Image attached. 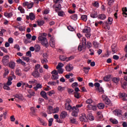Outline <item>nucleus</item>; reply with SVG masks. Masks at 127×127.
Masks as SVG:
<instances>
[{
	"instance_id": "72a5a7b5",
	"label": "nucleus",
	"mask_w": 127,
	"mask_h": 127,
	"mask_svg": "<svg viewBox=\"0 0 127 127\" xmlns=\"http://www.w3.org/2000/svg\"><path fill=\"white\" fill-rule=\"evenodd\" d=\"M110 78H111V75H107L104 77V81L108 82L110 81Z\"/></svg>"
},
{
	"instance_id": "20e7f679",
	"label": "nucleus",
	"mask_w": 127,
	"mask_h": 127,
	"mask_svg": "<svg viewBox=\"0 0 127 127\" xmlns=\"http://www.w3.org/2000/svg\"><path fill=\"white\" fill-rule=\"evenodd\" d=\"M2 62L4 65L8 64L9 62V56H8V55H6L4 56L3 57V59L2 60Z\"/></svg>"
},
{
	"instance_id": "f8f14e48",
	"label": "nucleus",
	"mask_w": 127,
	"mask_h": 127,
	"mask_svg": "<svg viewBox=\"0 0 127 127\" xmlns=\"http://www.w3.org/2000/svg\"><path fill=\"white\" fill-rule=\"evenodd\" d=\"M41 96L44 98L45 100H48V97H47V94L44 91H42L40 93Z\"/></svg>"
},
{
	"instance_id": "c756f323",
	"label": "nucleus",
	"mask_w": 127,
	"mask_h": 127,
	"mask_svg": "<svg viewBox=\"0 0 127 127\" xmlns=\"http://www.w3.org/2000/svg\"><path fill=\"white\" fill-rule=\"evenodd\" d=\"M70 123H71V124H73L74 125H77V124H78V122L76 121V119L75 118H70Z\"/></svg>"
},
{
	"instance_id": "2eb2a0df",
	"label": "nucleus",
	"mask_w": 127,
	"mask_h": 127,
	"mask_svg": "<svg viewBox=\"0 0 127 127\" xmlns=\"http://www.w3.org/2000/svg\"><path fill=\"white\" fill-rule=\"evenodd\" d=\"M65 70L67 72H70L71 70H73V66L70 64H67L65 67Z\"/></svg>"
},
{
	"instance_id": "423d86ee",
	"label": "nucleus",
	"mask_w": 127,
	"mask_h": 127,
	"mask_svg": "<svg viewBox=\"0 0 127 127\" xmlns=\"http://www.w3.org/2000/svg\"><path fill=\"white\" fill-rule=\"evenodd\" d=\"M79 120L81 122H87L88 121V119L86 117V115L83 113L81 114V116L79 117Z\"/></svg>"
},
{
	"instance_id": "49530a36",
	"label": "nucleus",
	"mask_w": 127,
	"mask_h": 127,
	"mask_svg": "<svg viewBox=\"0 0 127 127\" xmlns=\"http://www.w3.org/2000/svg\"><path fill=\"white\" fill-rule=\"evenodd\" d=\"M9 73V71L8 70V69H5V71L3 75L4 78V77H6V76H7V75H8Z\"/></svg>"
},
{
	"instance_id": "c85d7f7f",
	"label": "nucleus",
	"mask_w": 127,
	"mask_h": 127,
	"mask_svg": "<svg viewBox=\"0 0 127 127\" xmlns=\"http://www.w3.org/2000/svg\"><path fill=\"white\" fill-rule=\"evenodd\" d=\"M70 18H71V19H73V20H77V19H78V15H77V14H74L71 16H70Z\"/></svg>"
},
{
	"instance_id": "ea45409f",
	"label": "nucleus",
	"mask_w": 127,
	"mask_h": 127,
	"mask_svg": "<svg viewBox=\"0 0 127 127\" xmlns=\"http://www.w3.org/2000/svg\"><path fill=\"white\" fill-rule=\"evenodd\" d=\"M64 66V64L61 63H59L58 65L57 66V69H62V67Z\"/></svg>"
},
{
	"instance_id": "9d476101",
	"label": "nucleus",
	"mask_w": 127,
	"mask_h": 127,
	"mask_svg": "<svg viewBox=\"0 0 127 127\" xmlns=\"http://www.w3.org/2000/svg\"><path fill=\"white\" fill-rule=\"evenodd\" d=\"M120 98H123V101H127L126 98L127 97V94L125 93H120L119 94Z\"/></svg>"
},
{
	"instance_id": "4468645a",
	"label": "nucleus",
	"mask_w": 127,
	"mask_h": 127,
	"mask_svg": "<svg viewBox=\"0 0 127 127\" xmlns=\"http://www.w3.org/2000/svg\"><path fill=\"white\" fill-rule=\"evenodd\" d=\"M112 51L114 53H116V52H118V48L117 47V45L113 44L111 46Z\"/></svg>"
},
{
	"instance_id": "b1692460",
	"label": "nucleus",
	"mask_w": 127,
	"mask_h": 127,
	"mask_svg": "<svg viewBox=\"0 0 127 127\" xmlns=\"http://www.w3.org/2000/svg\"><path fill=\"white\" fill-rule=\"evenodd\" d=\"M28 83L30 85H33L34 86V85H36V84H37V80L33 79L29 81Z\"/></svg>"
},
{
	"instance_id": "864d4df0",
	"label": "nucleus",
	"mask_w": 127,
	"mask_h": 127,
	"mask_svg": "<svg viewBox=\"0 0 127 127\" xmlns=\"http://www.w3.org/2000/svg\"><path fill=\"white\" fill-rule=\"evenodd\" d=\"M108 1V5H112V4L113 3V2H115V0H107Z\"/></svg>"
},
{
	"instance_id": "dca6fc26",
	"label": "nucleus",
	"mask_w": 127,
	"mask_h": 127,
	"mask_svg": "<svg viewBox=\"0 0 127 127\" xmlns=\"http://www.w3.org/2000/svg\"><path fill=\"white\" fill-rule=\"evenodd\" d=\"M54 109L53 107L51 106H49L48 108L47 113L49 115H51V114H53V111Z\"/></svg>"
},
{
	"instance_id": "37998d69",
	"label": "nucleus",
	"mask_w": 127,
	"mask_h": 127,
	"mask_svg": "<svg viewBox=\"0 0 127 127\" xmlns=\"http://www.w3.org/2000/svg\"><path fill=\"white\" fill-rule=\"evenodd\" d=\"M52 80H57L59 79V75H55L54 74H53L52 76Z\"/></svg>"
},
{
	"instance_id": "603ef678",
	"label": "nucleus",
	"mask_w": 127,
	"mask_h": 127,
	"mask_svg": "<svg viewBox=\"0 0 127 127\" xmlns=\"http://www.w3.org/2000/svg\"><path fill=\"white\" fill-rule=\"evenodd\" d=\"M110 122L112 123L113 124H115V125H117V124H118V121L116 119H110Z\"/></svg>"
},
{
	"instance_id": "338daca9",
	"label": "nucleus",
	"mask_w": 127,
	"mask_h": 127,
	"mask_svg": "<svg viewBox=\"0 0 127 127\" xmlns=\"http://www.w3.org/2000/svg\"><path fill=\"white\" fill-rule=\"evenodd\" d=\"M74 59V56H71L68 58H66V62L70 61V60H72Z\"/></svg>"
},
{
	"instance_id": "473e14b6",
	"label": "nucleus",
	"mask_w": 127,
	"mask_h": 127,
	"mask_svg": "<svg viewBox=\"0 0 127 127\" xmlns=\"http://www.w3.org/2000/svg\"><path fill=\"white\" fill-rule=\"evenodd\" d=\"M99 18H100V19H102V20H104L106 19V15H105L104 14H101L99 15Z\"/></svg>"
},
{
	"instance_id": "7c9ffc66",
	"label": "nucleus",
	"mask_w": 127,
	"mask_h": 127,
	"mask_svg": "<svg viewBox=\"0 0 127 127\" xmlns=\"http://www.w3.org/2000/svg\"><path fill=\"white\" fill-rule=\"evenodd\" d=\"M60 60H61V61H66V62H67V57L61 55L60 56Z\"/></svg>"
},
{
	"instance_id": "a18cd8bd",
	"label": "nucleus",
	"mask_w": 127,
	"mask_h": 127,
	"mask_svg": "<svg viewBox=\"0 0 127 127\" xmlns=\"http://www.w3.org/2000/svg\"><path fill=\"white\" fill-rule=\"evenodd\" d=\"M4 15L6 17H10V16H11L12 15V14H11V13H8L7 12H5L4 13Z\"/></svg>"
},
{
	"instance_id": "8fccbe9b",
	"label": "nucleus",
	"mask_w": 127,
	"mask_h": 127,
	"mask_svg": "<svg viewBox=\"0 0 127 127\" xmlns=\"http://www.w3.org/2000/svg\"><path fill=\"white\" fill-rule=\"evenodd\" d=\"M72 88L73 89H75V88H76V87H78V82H74L71 85Z\"/></svg>"
},
{
	"instance_id": "e433bc0d",
	"label": "nucleus",
	"mask_w": 127,
	"mask_h": 127,
	"mask_svg": "<svg viewBox=\"0 0 127 127\" xmlns=\"http://www.w3.org/2000/svg\"><path fill=\"white\" fill-rule=\"evenodd\" d=\"M15 73L18 76H21V71L20 69H16Z\"/></svg>"
},
{
	"instance_id": "4d7b16f0",
	"label": "nucleus",
	"mask_w": 127,
	"mask_h": 127,
	"mask_svg": "<svg viewBox=\"0 0 127 127\" xmlns=\"http://www.w3.org/2000/svg\"><path fill=\"white\" fill-rule=\"evenodd\" d=\"M52 123H53V118H51L49 120V127L52 126Z\"/></svg>"
},
{
	"instance_id": "f704fd0d",
	"label": "nucleus",
	"mask_w": 127,
	"mask_h": 127,
	"mask_svg": "<svg viewBox=\"0 0 127 127\" xmlns=\"http://www.w3.org/2000/svg\"><path fill=\"white\" fill-rule=\"evenodd\" d=\"M92 43L90 41H87V44L86 45V47L89 49V48H91L92 47Z\"/></svg>"
},
{
	"instance_id": "2f4dec72",
	"label": "nucleus",
	"mask_w": 127,
	"mask_h": 127,
	"mask_svg": "<svg viewBox=\"0 0 127 127\" xmlns=\"http://www.w3.org/2000/svg\"><path fill=\"white\" fill-rule=\"evenodd\" d=\"M81 19L82 20H83V21H87V19H88V16L87 15H82L81 16Z\"/></svg>"
},
{
	"instance_id": "69168bd1",
	"label": "nucleus",
	"mask_w": 127,
	"mask_h": 127,
	"mask_svg": "<svg viewBox=\"0 0 127 127\" xmlns=\"http://www.w3.org/2000/svg\"><path fill=\"white\" fill-rule=\"evenodd\" d=\"M58 89L59 91H64V90H65V87H63L61 86H59L58 87Z\"/></svg>"
},
{
	"instance_id": "09e8293b",
	"label": "nucleus",
	"mask_w": 127,
	"mask_h": 127,
	"mask_svg": "<svg viewBox=\"0 0 127 127\" xmlns=\"http://www.w3.org/2000/svg\"><path fill=\"white\" fill-rule=\"evenodd\" d=\"M84 69V72L85 73V74H87V73H88L89 72V70H90V68L89 67H84L83 68Z\"/></svg>"
},
{
	"instance_id": "c03bdc74",
	"label": "nucleus",
	"mask_w": 127,
	"mask_h": 127,
	"mask_svg": "<svg viewBox=\"0 0 127 127\" xmlns=\"http://www.w3.org/2000/svg\"><path fill=\"white\" fill-rule=\"evenodd\" d=\"M28 93L31 95L33 97H34V96H35V92H34V91L31 90H29L28 91Z\"/></svg>"
},
{
	"instance_id": "1a4fd4ad",
	"label": "nucleus",
	"mask_w": 127,
	"mask_h": 127,
	"mask_svg": "<svg viewBox=\"0 0 127 127\" xmlns=\"http://www.w3.org/2000/svg\"><path fill=\"white\" fill-rule=\"evenodd\" d=\"M113 113L115 116H117V117H121L122 116V110H116Z\"/></svg>"
},
{
	"instance_id": "e2e57ef3",
	"label": "nucleus",
	"mask_w": 127,
	"mask_h": 127,
	"mask_svg": "<svg viewBox=\"0 0 127 127\" xmlns=\"http://www.w3.org/2000/svg\"><path fill=\"white\" fill-rule=\"evenodd\" d=\"M67 29L69 30V31H75V29L71 26H67Z\"/></svg>"
},
{
	"instance_id": "5fc2aeb1",
	"label": "nucleus",
	"mask_w": 127,
	"mask_h": 127,
	"mask_svg": "<svg viewBox=\"0 0 127 127\" xmlns=\"http://www.w3.org/2000/svg\"><path fill=\"white\" fill-rule=\"evenodd\" d=\"M93 6H95V7H99V4L98 1H95L94 3L93 4Z\"/></svg>"
},
{
	"instance_id": "7ed1b4c3",
	"label": "nucleus",
	"mask_w": 127,
	"mask_h": 127,
	"mask_svg": "<svg viewBox=\"0 0 127 127\" xmlns=\"http://www.w3.org/2000/svg\"><path fill=\"white\" fill-rule=\"evenodd\" d=\"M71 116L75 118L78 117V113H79V109L76 108L75 106L72 107V110H71Z\"/></svg>"
},
{
	"instance_id": "6e6d98bb",
	"label": "nucleus",
	"mask_w": 127,
	"mask_h": 127,
	"mask_svg": "<svg viewBox=\"0 0 127 127\" xmlns=\"http://www.w3.org/2000/svg\"><path fill=\"white\" fill-rule=\"evenodd\" d=\"M74 97L76 98V99H80V94L78 92H74Z\"/></svg>"
},
{
	"instance_id": "a211bd4d",
	"label": "nucleus",
	"mask_w": 127,
	"mask_h": 127,
	"mask_svg": "<svg viewBox=\"0 0 127 127\" xmlns=\"http://www.w3.org/2000/svg\"><path fill=\"white\" fill-rule=\"evenodd\" d=\"M9 67L11 68V69H14V67H15V63L14 62L11 61L9 63Z\"/></svg>"
},
{
	"instance_id": "f3484780",
	"label": "nucleus",
	"mask_w": 127,
	"mask_h": 127,
	"mask_svg": "<svg viewBox=\"0 0 127 127\" xmlns=\"http://www.w3.org/2000/svg\"><path fill=\"white\" fill-rule=\"evenodd\" d=\"M82 32L83 33H89L91 32V28H90V27H86L84 28Z\"/></svg>"
},
{
	"instance_id": "aec40b11",
	"label": "nucleus",
	"mask_w": 127,
	"mask_h": 127,
	"mask_svg": "<svg viewBox=\"0 0 127 127\" xmlns=\"http://www.w3.org/2000/svg\"><path fill=\"white\" fill-rule=\"evenodd\" d=\"M50 45L53 48H54V47H55V42H54V40L53 39L50 40Z\"/></svg>"
},
{
	"instance_id": "6ab92c4d",
	"label": "nucleus",
	"mask_w": 127,
	"mask_h": 127,
	"mask_svg": "<svg viewBox=\"0 0 127 127\" xmlns=\"http://www.w3.org/2000/svg\"><path fill=\"white\" fill-rule=\"evenodd\" d=\"M16 62L17 63H18V64H21V65H22L23 66H25V65H26L25 62L22 61L21 59L17 60Z\"/></svg>"
},
{
	"instance_id": "79ce46f5",
	"label": "nucleus",
	"mask_w": 127,
	"mask_h": 127,
	"mask_svg": "<svg viewBox=\"0 0 127 127\" xmlns=\"http://www.w3.org/2000/svg\"><path fill=\"white\" fill-rule=\"evenodd\" d=\"M58 14L59 16L63 17V16H64V14H65V13H64V12L63 11H60L58 12Z\"/></svg>"
},
{
	"instance_id": "774afa93",
	"label": "nucleus",
	"mask_w": 127,
	"mask_h": 127,
	"mask_svg": "<svg viewBox=\"0 0 127 127\" xmlns=\"http://www.w3.org/2000/svg\"><path fill=\"white\" fill-rule=\"evenodd\" d=\"M40 123H41V124H42V125L44 126H46V122H44V120H43V119H40Z\"/></svg>"
},
{
	"instance_id": "0e129e2a",
	"label": "nucleus",
	"mask_w": 127,
	"mask_h": 127,
	"mask_svg": "<svg viewBox=\"0 0 127 127\" xmlns=\"http://www.w3.org/2000/svg\"><path fill=\"white\" fill-rule=\"evenodd\" d=\"M22 58L24 61H26V62H29V60H30L29 58L27 57H23Z\"/></svg>"
},
{
	"instance_id": "6e6552de",
	"label": "nucleus",
	"mask_w": 127,
	"mask_h": 127,
	"mask_svg": "<svg viewBox=\"0 0 127 127\" xmlns=\"http://www.w3.org/2000/svg\"><path fill=\"white\" fill-rule=\"evenodd\" d=\"M67 116H68V113H67V112L66 111H63L61 112V114H60V119H65V118H66V117H67Z\"/></svg>"
},
{
	"instance_id": "4c0bfd02",
	"label": "nucleus",
	"mask_w": 127,
	"mask_h": 127,
	"mask_svg": "<svg viewBox=\"0 0 127 127\" xmlns=\"http://www.w3.org/2000/svg\"><path fill=\"white\" fill-rule=\"evenodd\" d=\"M18 10L20 11L21 13H24V9L21 6H18Z\"/></svg>"
},
{
	"instance_id": "052dcab7",
	"label": "nucleus",
	"mask_w": 127,
	"mask_h": 127,
	"mask_svg": "<svg viewBox=\"0 0 127 127\" xmlns=\"http://www.w3.org/2000/svg\"><path fill=\"white\" fill-rule=\"evenodd\" d=\"M127 86V82L125 81L123 84L122 85V87L124 89H126Z\"/></svg>"
},
{
	"instance_id": "58836bf2",
	"label": "nucleus",
	"mask_w": 127,
	"mask_h": 127,
	"mask_svg": "<svg viewBox=\"0 0 127 127\" xmlns=\"http://www.w3.org/2000/svg\"><path fill=\"white\" fill-rule=\"evenodd\" d=\"M33 2H31V3H28V6H27V8L28 9H30V8H32L33 7Z\"/></svg>"
},
{
	"instance_id": "680f3d73",
	"label": "nucleus",
	"mask_w": 127,
	"mask_h": 127,
	"mask_svg": "<svg viewBox=\"0 0 127 127\" xmlns=\"http://www.w3.org/2000/svg\"><path fill=\"white\" fill-rule=\"evenodd\" d=\"M20 31H25V27L21 26L18 28Z\"/></svg>"
},
{
	"instance_id": "de8ad7c7",
	"label": "nucleus",
	"mask_w": 127,
	"mask_h": 127,
	"mask_svg": "<svg viewBox=\"0 0 127 127\" xmlns=\"http://www.w3.org/2000/svg\"><path fill=\"white\" fill-rule=\"evenodd\" d=\"M113 18L111 17H108V23H109V24H112L113 23Z\"/></svg>"
},
{
	"instance_id": "c9c22d12",
	"label": "nucleus",
	"mask_w": 127,
	"mask_h": 127,
	"mask_svg": "<svg viewBox=\"0 0 127 127\" xmlns=\"http://www.w3.org/2000/svg\"><path fill=\"white\" fill-rule=\"evenodd\" d=\"M93 45L94 46L95 48H98L99 47V43L94 41L93 42Z\"/></svg>"
},
{
	"instance_id": "cd10ccee",
	"label": "nucleus",
	"mask_w": 127,
	"mask_h": 127,
	"mask_svg": "<svg viewBox=\"0 0 127 127\" xmlns=\"http://www.w3.org/2000/svg\"><path fill=\"white\" fill-rule=\"evenodd\" d=\"M90 16L92 18H96V17H98V13L97 12H93L90 14Z\"/></svg>"
},
{
	"instance_id": "3c124183",
	"label": "nucleus",
	"mask_w": 127,
	"mask_h": 127,
	"mask_svg": "<svg viewBox=\"0 0 127 127\" xmlns=\"http://www.w3.org/2000/svg\"><path fill=\"white\" fill-rule=\"evenodd\" d=\"M15 97L17 99H19V100H22V95L21 94H16Z\"/></svg>"
},
{
	"instance_id": "f257e3e1",
	"label": "nucleus",
	"mask_w": 127,
	"mask_h": 127,
	"mask_svg": "<svg viewBox=\"0 0 127 127\" xmlns=\"http://www.w3.org/2000/svg\"><path fill=\"white\" fill-rule=\"evenodd\" d=\"M81 42L82 44L79 45L78 47V49L79 51H82V50H84V49H86V48H87V47L86 46L87 44V39H86V38H82Z\"/></svg>"
},
{
	"instance_id": "a19ab883",
	"label": "nucleus",
	"mask_w": 127,
	"mask_h": 127,
	"mask_svg": "<svg viewBox=\"0 0 127 127\" xmlns=\"http://www.w3.org/2000/svg\"><path fill=\"white\" fill-rule=\"evenodd\" d=\"M48 84L51 86H56V82L54 81H50L48 83Z\"/></svg>"
},
{
	"instance_id": "39448f33",
	"label": "nucleus",
	"mask_w": 127,
	"mask_h": 127,
	"mask_svg": "<svg viewBox=\"0 0 127 127\" xmlns=\"http://www.w3.org/2000/svg\"><path fill=\"white\" fill-rule=\"evenodd\" d=\"M26 18L27 20H29V19H30V20H34L35 15L33 14V13H30L29 15H26Z\"/></svg>"
},
{
	"instance_id": "ddd939ff",
	"label": "nucleus",
	"mask_w": 127,
	"mask_h": 127,
	"mask_svg": "<svg viewBox=\"0 0 127 127\" xmlns=\"http://www.w3.org/2000/svg\"><path fill=\"white\" fill-rule=\"evenodd\" d=\"M65 110L67 111H71L73 110V107H72V106L69 104V101H68L67 103H65Z\"/></svg>"
},
{
	"instance_id": "9b49d317",
	"label": "nucleus",
	"mask_w": 127,
	"mask_h": 127,
	"mask_svg": "<svg viewBox=\"0 0 127 127\" xmlns=\"http://www.w3.org/2000/svg\"><path fill=\"white\" fill-rule=\"evenodd\" d=\"M88 109L92 111H96L97 110V106L96 105H88L87 106Z\"/></svg>"
},
{
	"instance_id": "bf43d9fd",
	"label": "nucleus",
	"mask_w": 127,
	"mask_h": 127,
	"mask_svg": "<svg viewBox=\"0 0 127 127\" xmlns=\"http://www.w3.org/2000/svg\"><path fill=\"white\" fill-rule=\"evenodd\" d=\"M53 114H57L59 112V108L57 107L53 110Z\"/></svg>"
},
{
	"instance_id": "a878e982",
	"label": "nucleus",
	"mask_w": 127,
	"mask_h": 127,
	"mask_svg": "<svg viewBox=\"0 0 127 127\" xmlns=\"http://www.w3.org/2000/svg\"><path fill=\"white\" fill-rule=\"evenodd\" d=\"M53 7H54V8H58V9H59V10H61V4H58L57 5L56 4H55L53 6Z\"/></svg>"
},
{
	"instance_id": "393cba45",
	"label": "nucleus",
	"mask_w": 127,
	"mask_h": 127,
	"mask_svg": "<svg viewBox=\"0 0 127 127\" xmlns=\"http://www.w3.org/2000/svg\"><path fill=\"white\" fill-rule=\"evenodd\" d=\"M31 112H30V114L31 117H35V109L33 108H31Z\"/></svg>"
},
{
	"instance_id": "13d9d810",
	"label": "nucleus",
	"mask_w": 127,
	"mask_h": 127,
	"mask_svg": "<svg viewBox=\"0 0 127 127\" xmlns=\"http://www.w3.org/2000/svg\"><path fill=\"white\" fill-rule=\"evenodd\" d=\"M40 64H37L35 65V71H38V69L40 68Z\"/></svg>"
},
{
	"instance_id": "5701e85b",
	"label": "nucleus",
	"mask_w": 127,
	"mask_h": 127,
	"mask_svg": "<svg viewBox=\"0 0 127 127\" xmlns=\"http://www.w3.org/2000/svg\"><path fill=\"white\" fill-rule=\"evenodd\" d=\"M97 107L99 110H103L105 108V104L104 103H100L97 105Z\"/></svg>"
},
{
	"instance_id": "4be33fe9",
	"label": "nucleus",
	"mask_w": 127,
	"mask_h": 127,
	"mask_svg": "<svg viewBox=\"0 0 127 127\" xmlns=\"http://www.w3.org/2000/svg\"><path fill=\"white\" fill-rule=\"evenodd\" d=\"M112 81L115 84H119V82H120V78L119 77H113L112 79Z\"/></svg>"
},
{
	"instance_id": "f03ea898",
	"label": "nucleus",
	"mask_w": 127,
	"mask_h": 127,
	"mask_svg": "<svg viewBox=\"0 0 127 127\" xmlns=\"http://www.w3.org/2000/svg\"><path fill=\"white\" fill-rule=\"evenodd\" d=\"M39 41L41 42V44L45 46V47H48V42L47 41V39L45 37H43V36H40L38 37Z\"/></svg>"
},
{
	"instance_id": "412c9836",
	"label": "nucleus",
	"mask_w": 127,
	"mask_h": 127,
	"mask_svg": "<svg viewBox=\"0 0 127 127\" xmlns=\"http://www.w3.org/2000/svg\"><path fill=\"white\" fill-rule=\"evenodd\" d=\"M36 23H37V24L39 26H42V25H43V24H44L45 21L43 20H38V21H36Z\"/></svg>"
},
{
	"instance_id": "0eeeda50",
	"label": "nucleus",
	"mask_w": 127,
	"mask_h": 127,
	"mask_svg": "<svg viewBox=\"0 0 127 127\" xmlns=\"http://www.w3.org/2000/svg\"><path fill=\"white\" fill-rule=\"evenodd\" d=\"M32 75L35 78H39L40 77V74L38 72V70H34L33 71Z\"/></svg>"
},
{
	"instance_id": "bb28decb",
	"label": "nucleus",
	"mask_w": 127,
	"mask_h": 127,
	"mask_svg": "<svg viewBox=\"0 0 127 127\" xmlns=\"http://www.w3.org/2000/svg\"><path fill=\"white\" fill-rule=\"evenodd\" d=\"M34 47L35 52H39V51H40V46L39 45H35Z\"/></svg>"
}]
</instances>
